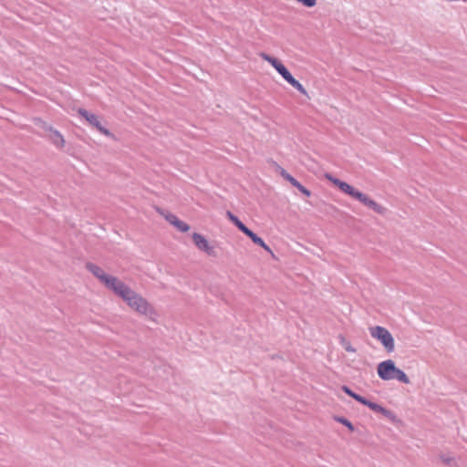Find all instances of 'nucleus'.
<instances>
[{
    "label": "nucleus",
    "mask_w": 467,
    "mask_h": 467,
    "mask_svg": "<svg viewBox=\"0 0 467 467\" xmlns=\"http://www.w3.org/2000/svg\"><path fill=\"white\" fill-rule=\"evenodd\" d=\"M121 299L126 302V304L137 313L150 317L155 314L154 308L140 294L132 290L129 289V293H125V296L121 297Z\"/></svg>",
    "instance_id": "nucleus-1"
},
{
    "label": "nucleus",
    "mask_w": 467,
    "mask_h": 467,
    "mask_svg": "<svg viewBox=\"0 0 467 467\" xmlns=\"http://www.w3.org/2000/svg\"><path fill=\"white\" fill-rule=\"evenodd\" d=\"M369 333L372 337L380 341L387 352L391 353L394 351V337L387 328L380 326L371 327H369Z\"/></svg>",
    "instance_id": "nucleus-2"
},
{
    "label": "nucleus",
    "mask_w": 467,
    "mask_h": 467,
    "mask_svg": "<svg viewBox=\"0 0 467 467\" xmlns=\"http://www.w3.org/2000/svg\"><path fill=\"white\" fill-rule=\"evenodd\" d=\"M78 113L83 117L92 127L96 128L101 134L110 138L114 137V135L101 124L99 116L88 111L85 109H78Z\"/></svg>",
    "instance_id": "nucleus-3"
},
{
    "label": "nucleus",
    "mask_w": 467,
    "mask_h": 467,
    "mask_svg": "<svg viewBox=\"0 0 467 467\" xmlns=\"http://www.w3.org/2000/svg\"><path fill=\"white\" fill-rule=\"evenodd\" d=\"M326 178L330 181L335 186H337L340 191L344 193L351 196L354 199H358L361 192L351 186L346 182H343L337 178H335L333 175L327 173Z\"/></svg>",
    "instance_id": "nucleus-4"
},
{
    "label": "nucleus",
    "mask_w": 467,
    "mask_h": 467,
    "mask_svg": "<svg viewBox=\"0 0 467 467\" xmlns=\"http://www.w3.org/2000/svg\"><path fill=\"white\" fill-rule=\"evenodd\" d=\"M397 369L395 362L391 359H388L380 362L378 365L377 372L379 377L382 380H391L393 379V375Z\"/></svg>",
    "instance_id": "nucleus-5"
},
{
    "label": "nucleus",
    "mask_w": 467,
    "mask_h": 467,
    "mask_svg": "<svg viewBox=\"0 0 467 467\" xmlns=\"http://www.w3.org/2000/svg\"><path fill=\"white\" fill-rule=\"evenodd\" d=\"M357 200L358 202H360L362 204H364L365 206H367L368 208H369L372 211H374L375 213H377L378 214L384 215L388 212V209L386 207L379 204L378 202H376L375 201L370 199L367 194H365L363 192H361L359 194V196L358 197Z\"/></svg>",
    "instance_id": "nucleus-6"
},
{
    "label": "nucleus",
    "mask_w": 467,
    "mask_h": 467,
    "mask_svg": "<svg viewBox=\"0 0 467 467\" xmlns=\"http://www.w3.org/2000/svg\"><path fill=\"white\" fill-rule=\"evenodd\" d=\"M278 73L282 76V78L288 82L293 88H295L298 92H300L303 95H307V92L306 88L303 87V85L296 80L292 74L289 72V70L285 67H282L280 71Z\"/></svg>",
    "instance_id": "nucleus-7"
},
{
    "label": "nucleus",
    "mask_w": 467,
    "mask_h": 467,
    "mask_svg": "<svg viewBox=\"0 0 467 467\" xmlns=\"http://www.w3.org/2000/svg\"><path fill=\"white\" fill-rule=\"evenodd\" d=\"M192 241L196 247L209 255H214V248L209 245L206 238L199 233L192 234Z\"/></svg>",
    "instance_id": "nucleus-8"
},
{
    "label": "nucleus",
    "mask_w": 467,
    "mask_h": 467,
    "mask_svg": "<svg viewBox=\"0 0 467 467\" xmlns=\"http://www.w3.org/2000/svg\"><path fill=\"white\" fill-rule=\"evenodd\" d=\"M109 290H111L116 296L120 298L125 296V293H129V289L130 288L128 285L122 282L118 277L114 276V281H111Z\"/></svg>",
    "instance_id": "nucleus-9"
},
{
    "label": "nucleus",
    "mask_w": 467,
    "mask_h": 467,
    "mask_svg": "<svg viewBox=\"0 0 467 467\" xmlns=\"http://www.w3.org/2000/svg\"><path fill=\"white\" fill-rule=\"evenodd\" d=\"M164 217L166 221L172 224L174 227H176L178 231L182 233H186L189 231V224L183 221H181L175 214L167 213L166 214H164Z\"/></svg>",
    "instance_id": "nucleus-10"
},
{
    "label": "nucleus",
    "mask_w": 467,
    "mask_h": 467,
    "mask_svg": "<svg viewBox=\"0 0 467 467\" xmlns=\"http://www.w3.org/2000/svg\"><path fill=\"white\" fill-rule=\"evenodd\" d=\"M365 406L368 407L370 410H372L373 411H375L377 413L382 414L384 417L389 419L392 421H394L396 420V416L391 410H387L386 408L382 407L381 405H379L376 402H373V401H370L368 400Z\"/></svg>",
    "instance_id": "nucleus-11"
},
{
    "label": "nucleus",
    "mask_w": 467,
    "mask_h": 467,
    "mask_svg": "<svg viewBox=\"0 0 467 467\" xmlns=\"http://www.w3.org/2000/svg\"><path fill=\"white\" fill-rule=\"evenodd\" d=\"M282 177L289 182L294 187H296L300 192H302L306 196H310L311 192L306 189L304 185H302L296 178H294L291 174H289L285 170H282L281 171Z\"/></svg>",
    "instance_id": "nucleus-12"
},
{
    "label": "nucleus",
    "mask_w": 467,
    "mask_h": 467,
    "mask_svg": "<svg viewBox=\"0 0 467 467\" xmlns=\"http://www.w3.org/2000/svg\"><path fill=\"white\" fill-rule=\"evenodd\" d=\"M48 140L57 148H63L65 146V139L63 135L56 129L50 130Z\"/></svg>",
    "instance_id": "nucleus-13"
},
{
    "label": "nucleus",
    "mask_w": 467,
    "mask_h": 467,
    "mask_svg": "<svg viewBox=\"0 0 467 467\" xmlns=\"http://www.w3.org/2000/svg\"><path fill=\"white\" fill-rule=\"evenodd\" d=\"M226 217L241 231L244 234H246L250 230L239 218L234 215L232 212L226 211Z\"/></svg>",
    "instance_id": "nucleus-14"
},
{
    "label": "nucleus",
    "mask_w": 467,
    "mask_h": 467,
    "mask_svg": "<svg viewBox=\"0 0 467 467\" xmlns=\"http://www.w3.org/2000/svg\"><path fill=\"white\" fill-rule=\"evenodd\" d=\"M245 235L248 236L255 244L261 246L266 252L273 254V251L271 250V248L265 244V242L260 236L254 234L252 230H249Z\"/></svg>",
    "instance_id": "nucleus-15"
},
{
    "label": "nucleus",
    "mask_w": 467,
    "mask_h": 467,
    "mask_svg": "<svg viewBox=\"0 0 467 467\" xmlns=\"http://www.w3.org/2000/svg\"><path fill=\"white\" fill-rule=\"evenodd\" d=\"M85 266L86 269L88 272H90L94 276H96L99 280H100L102 276L106 275V273L103 271L101 267L91 262H88Z\"/></svg>",
    "instance_id": "nucleus-16"
},
{
    "label": "nucleus",
    "mask_w": 467,
    "mask_h": 467,
    "mask_svg": "<svg viewBox=\"0 0 467 467\" xmlns=\"http://www.w3.org/2000/svg\"><path fill=\"white\" fill-rule=\"evenodd\" d=\"M261 57L267 61L268 63L271 64V66L278 72L280 71V69L282 68V67H285L281 61H279L277 58L268 55V54H265V53H261Z\"/></svg>",
    "instance_id": "nucleus-17"
},
{
    "label": "nucleus",
    "mask_w": 467,
    "mask_h": 467,
    "mask_svg": "<svg viewBox=\"0 0 467 467\" xmlns=\"http://www.w3.org/2000/svg\"><path fill=\"white\" fill-rule=\"evenodd\" d=\"M392 377H393V379H397L404 384L410 383V380L409 377L406 375V373L399 368H397V369Z\"/></svg>",
    "instance_id": "nucleus-18"
},
{
    "label": "nucleus",
    "mask_w": 467,
    "mask_h": 467,
    "mask_svg": "<svg viewBox=\"0 0 467 467\" xmlns=\"http://www.w3.org/2000/svg\"><path fill=\"white\" fill-rule=\"evenodd\" d=\"M34 123L36 126L39 127L40 129H42L43 130H45L48 133L50 132L51 130L54 129L51 125L47 124L46 121L42 120L39 118L34 119Z\"/></svg>",
    "instance_id": "nucleus-19"
},
{
    "label": "nucleus",
    "mask_w": 467,
    "mask_h": 467,
    "mask_svg": "<svg viewBox=\"0 0 467 467\" xmlns=\"http://www.w3.org/2000/svg\"><path fill=\"white\" fill-rule=\"evenodd\" d=\"M335 420L345 425L350 431H355L354 425L348 419L344 417H335Z\"/></svg>",
    "instance_id": "nucleus-20"
},
{
    "label": "nucleus",
    "mask_w": 467,
    "mask_h": 467,
    "mask_svg": "<svg viewBox=\"0 0 467 467\" xmlns=\"http://www.w3.org/2000/svg\"><path fill=\"white\" fill-rule=\"evenodd\" d=\"M111 281H114V276L108 274L102 276V278L99 280V282L103 284L105 287L108 288L109 290L111 285Z\"/></svg>",
    "instance_id": "nucleus-21"
},
{
    "label": "nucleus",
    "mask_w": 467,
    "mask_h": 467,
    "mask_svg": "<svg viewBox=\"0 0 467 467\" xmlns=\"http://www.w3.org/2000/svg\"><path fill=\"white\" fill-rule=\"evenodd\" d=\"M341 343L347 352L355 353L357 351L356 348L352 347L350 342L346 341L345 338H342Z\"/></svg>",
    "instance_id": "nucleus-22"
},
{
    "label": "nucleus",
    "mask_w": 467,
    "mask_h": 467,
    "mask_svg": "<svg viewBox=\"0 0 467 467\" xmlns=\"http://www.w3.org/2000/svg\"><path fill=\"white\" fill-rule=\"evenodd\" d=\"M298 3L302 4L306 7H313L317 4V0H296Z\"/></svg>",
    "instance_id": "nucleus-23"
},
{
    "label": "nucleus",
    "mask_w": 467,
    "mask_h": 467,
    "mask_svg": "<svg viewBox=\"0 0 467 467\" xmlns=\"http://www.w3.org/2000/svg\"><path fill=\"white\" fill-rule=\"evenodd\" d=\"M352 398L363 405H365L368 401V399H366L365 397H363L356 392H354V394L352 395Z\"/></svg>",
    "instance_id": "nucleus-24"
},
{
    "label": "nucleus",
    "mask_w": 467,
    "mask_h": 467,
    "mask_svg": "<svg viewBox=\"0 0 467 467\" xmlns=\"http://www.w3.org/2000/svg\"><path fill=\"white\" fill-rule=\"evenodd\" d=\"M441 460L447 465H451L454 462V459L448 455H441Z\"/></svg>",
    "instance_id": "nucleus-25"
},
{
    "label": "nucleus",
    "mask_w": 467,
    "mask_h": 467,
    "mask_svg": "<svg viewBox=\"0 0 467 467\" xmlns=\"http://www.w3.org/2000/svg\"><path fill=\"white\" fill-rule=\"evenodd\" d=\"M341 389L344 393H346L347 395H348L349 397L352 398V395L354 394V391L348 386L344 385L341 387Z\"/></svg>",
    "instance_id": "nucleus-26"
}]
</instances>
